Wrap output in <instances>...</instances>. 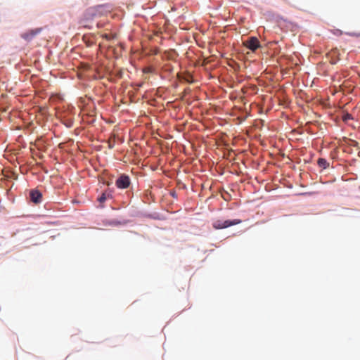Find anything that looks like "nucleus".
<instances>
[{"label":"nucleus","mask_w":360,"mask_h":360,"mask_svg":"<svg viewBox=\"0 0 360 360\" xmlns=\"http://www.w3.org/2000/svg\"><path fill=\"white\" fill-rule=\"evenodd\" d=\"M41 31V28H37L34 30H28L26 32H24L21 34L22 38L25 40L30 41H31L36 35H37Z\"/></svg>","instance_id":"nucleus-4"},{"label":"nucleus","mask_w":360,"mask_h":360,"mask_svg":"<svg viewBox=\"0 0 360 360\" xmlns=\"http://www.w3.org/2000/svg\"><path fill=\"white\" fill-rule=\"evenodd\" d=\"M318 165L323 169H326L329 166V163L324 158H319L317 161Z\"/></svg>","instance_id":"nucleus-6"},{"label":"nucleus","mask_w":360,"mask_h":360,"mask_svg":"<svg viewBox=\"0 0 360 360\" xmlns=\"http://www.w3.org/2000/svg\"><path fill=\"white\" fill-rule=\"evenodd\" d=\"M31 200L34 203H39L41 201L42 195L37 190H32L30 193Z\"/></svg>","instance_id":"nucleus-5"},{"label":"nucleus","mask_w":360,"mask_h":360,"mask_svg":"<svg viewBox=\"0 0 360 360\" xmlns=\"http://www.w3.org/2000/svg\"><path fill=\"white\" fill-rule=\"evenodd\" d=\"M107 199L106 195L105 193H102V195L98 198V200L100 203H103Z\"/></svg>","instance_id":"nucleus-8"},{"label":"nucleus","mask_w":360,"mask_h":360,"mask_svg":"<svg viewBox=\"0 0 360 360\" xmlns=\"http://www.w3.org/2000/svg\"><path fill=\"white\" fill-rule=\"evenodd\" d=\"M243 44L245 47L252 51H255L258 48L261 46L259 41L255 37H250L246 41H243Z\"/></svg>","instance_id":"nucleus-2"},{"label":"nucleus","mask_w":360,"mask_h":360,"mask_svg":"<svg viewBox=\"0 0 360 360\" xmlns=\"http://www.w3.org/2000/svg\"><path fill=\"white\" fill-rule=\"evenodd\" d=\"M131 181L129 176L122 174L115 181V185L118 188L125 189L130 186Z\"/></svg>","instance_id":"nucleus-3"},{"label":"nucleus","mask_w":360,"mask_h":360,"mask_svg":"<svg viewBox=\"0 0 360 360\" xmlns=\"http://www.w3.org/2000/svg\"><path fill=\"white\" fill-rule=\"evenodd\" d=\"M342 120H343L344 122H347L349 120H352V119H353V117H352V115H351V114H349V113H347H347H345V114L342 115Z\"/></svg>","instance_id":"nucleus-7"},{"label":"nucleus","mask_w":360,"mask_h":360,"mask_svg":"<svg viewBox=\"0 0 360 360\" xmlns=\"http://www.w3.org/2000/svg\"><path fill=\"white\" fill-rule=\"evenodd\" d=\"M241 223V220L240 219H233V220H215L213 224V228L215 229H222L225 228H228L231 226L237 225Z\"/></svg>","instance_id":"nucleus-1"}]
</instances>
